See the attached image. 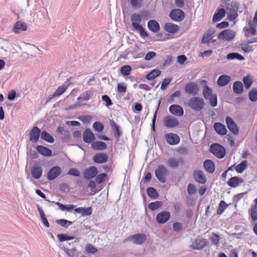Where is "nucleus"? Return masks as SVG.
<instances>
[{
  "instance_id": "1",
  "label": "nucleus",
  "mask_w": 257,
  "mask_h": 257,
  "mask_svg": "<svg viewBox=\"0 0 257 257\" xmlns=\"http://www.w3.org/2000/svg\"><path fill=\"white\" fill-rule=\"evenodd\" d=\"M205 102L202 98L193 97L191 98L188 102V106L196 112L201 111L205 107Z\"/></svg>"
},
{
  "instance_id": "2",
  "label": "nucleus",
  "mask_w": 257,
  "mask_h": 257,
  "mask_svg": "<svg viewBox=\"0 0 257 257\" xmlns=\"http://www.w3.org/2000/svg\"><path fill=\"white\" fill-rule=\"evenodd\" d=\"M142 19L140 15L137 14H133L131 21H132V26L137 31H138L140 35L143 38H146L148 37V34L145 31L143 27L139 24L141 22Z\"/></svg>"
},
{
  "instance_id": "3",
  "label": "nucleus",
  "mask_w": 257,
  "mask_h": 257,
  "mask_svg": "<svg viewBox=\"0 0 257 257\" xmlns=\"http://www.w3.org/2000/svg\"><path fill=\"white\" fill-rule=\"evenodd\" d=\"M157 178L161 183H165L166 181V177L168 174L166 168L162 165H159L155 171Z\"/></svg>"
},
{
  "instance_id": "4",
  "label": "nucleus",
  "mask_w": 257,
  "mask_h": 257,
  "mask_svg": "<svg viewBox=\"0 0 257 257\" xmlns=\"http://www.w3.org/2000/svg\"><path fill=\"white\" fill-rule=\"evenodd\" d=\"M211 152L218 158H223L225 155L224 148L218 144H213L210 147Z\"/></svg>"
},
{
  "instance_id": "5",
  "label": "nucleus",
  "mask_w": 257,
  "mask_h": 257,
  "mask_svg": "<svg viewBox=\"0 0 257 257\" xmlns=\"http://www.w3.org/2000/svg\"><path fill=\"white\" fill-rule=\"evenodd\" d=\"M147 240V235L144 233H137L128 237L126 240L132 241L134 244L141 245Z\"/></svg>"
},
{
  "instance_id": "6",
  "label": "nucleus",
  "mask_w": 257,
  "mask_h": 257,
  "mask_svg": "<svg viewBox=\"0 0 257 257\" xmlns=\"http://www.w3.org/2000/svg\"><path fill=\"white\" fill-rule=\"evenodd\" d=\"M235 36V33L234 31L230 29H226L221 31L217 36V38L219 40H224L226 41H231Z\"/></svg>"
},
{
  "instance_id": "7",
  "label": "nucleus",
  "mask_w": 257,
  "mask_h": 257,
  "mask_svg": "<svg viewBox=\"0 0 257 257\" xmlns=\"http://www.w3.org/2000/svg\"><path fill=\"white\" fill-rule=\"evenodd\" d=\"M207 243L206 239L202 237H198L192 241L190 247L194 250H200L205 247Z\"/></svg>"
},
{
  "instance_id": "8",
  "label": "nucleus",
  "mask_w": 257,
  "mask_h": 257,
  "mask_svg": "<svg viewBox=\"0 0 257 257\" xmlns=\"http://www.w3.org/2000/svg\"><path fill=\"white\" fill-rule=\"evenodd\" d=\"M184 90L186 93L192 95H195L198 94L199 88L197 83L189 82L185 85Z\"/></svg>"
},
{
  "instance_id": "9",
  "label": "nucleus",
  "mask_w": 257,
  "mask_h": 257,
  "mask_svg": "<svg viewBox=\"0 0 257 257\" xmlns=\"http://www.w3.org/2000/svg\"><path fill=\"white\" fill-rule=\"evenodd\" d=\"M98 173L97 168L95 166H91L85 169L83 172V177L85 179H90L95 177Z\"/></svg>"
},
{
  "instance_id": "10",
  "label": "nucleus",
  "mask_w": 257,
  "mask_h": 257,
  "mask_svg": "<svg viewBox=\"0 0 257 257\" xmlns=\"http://www.w3.org/2000/svg\"><path fill=\"white\" fill-rule=\"evenodd\" d=\"M61 173V169L58 166H55L52 167L48 171L47 175V179L49 181L54 180L58 177Z\"/></svg>"
},
{
  "instance_id": "11",
  "label": "nucleus",
  "mask_w": 257,
  "mask_h": 257,
  "mask_svg": "<svg viewBox=\"0 0 257 257\" xmlns=\"http://www.w3.org/2000/svg\"><path fill=\"white\" fill-rule=\"evenodd\" d=\"M170 17L174 21L180 22L184 18V13L180 9H174L170 12Z\"/></svg>"
},
{
  "instance_id": "12",
  "label": "nucleus",
  "mask_w": 257,
  "mask_h": 257,
  "mask_svg": "<svg viewBox=\"0 0 257 257\" xmlns=\"http://www.w3.org/2000/svg\"><path fill=\"white\" fill-rule=\"evenodd\" d=\"M226 123L229 130L234 135H237L239 130L236 124L233 120L229 116L226 118Z\"/></svg>"
},
{
  "instance_id": "13",
  "label": "nucleus",
  "mask_w": 257,
  "mask_h": 257,
  "mask_svg": "<svg viewBox=\"0 0 257 257\" xmlns=\"http://www.w3.org/2000/svg\"><path fill=\"white\" fill-rule=\"evenodd\" d=\"M163 122L166 127L169 128L176 127L179 124L178 119L172 116H166L164 118Z\"/></svg>"
},
{
  "instance_id": "14",
  "label": "nucleus",
  "mask_w": 257,
  "mask_h": 257,
  "mask_svg": "<svg viewBox=\"0 0 257 257\" xmlns=\"http://www.w3.org/2000/svg\"><path fill=\"white\" fill-rule=\"evenodd\" d=\"M244 35L248 38L254 36L256 34V30L255 25L253 22L249 21L248 23V26L244 28Z\"/></svg>"
},
{
  "instance_id": "15",
  "label": "nucleus",
  "mask_w": 257,
  "mask_h": 257,
  "mask_svg": "<svg viewBox=\"0 0 257 257\" xmlns=\"http://www.w3.org/2000/svg\"><path fill=\"white\" fill-rule=\"evenodd\" d=\"M193 178L194 180L200 184H205L207 179L203 172L201 170H194L193 172Z\"/></svg>"
},
{
  "instance_id": "16",
  "label": "nucleus",
  "mask_w": 257,
  "mask_h": 257,
  "mask_svg": "<svg viewBox=\"0 0 257 257\" xmlns=\"http://www.w3.org/2000/svg\"><path fill=\"white\" fill-rule=\"evenodd\" d=\"M31 174L36 179L41 178L42 175V169L41 165L38 163H35L31 168Z\"/></svg>"
},
{
  "instance_id": "17",
  "label": "nucleus",
  "mask_w": 257,
  "mask_h": 257,
  "mask_svg": "<svg viewBox=\"0 0 257 257\" xmlns=\"http://www.w3.org/2000/svg\"><path fill=\"white\" fill-rule=\"evenodd\" d=\"M41 133V130L37 126L33 127L30 132V141L34 143L38 142Z\"/></svg>"
},
{
  "instance_id": "18",
  "label": "nucleus",
  "mask_w": 257,
  "mask_h": 257,
  "mask_svg": "<svg viewBox=\"0 0 257 257\" xmlns=\"http://www.w3.org/2000/svg\"><path fill=\"white\" fill-rule=\"evenodd\" d=\"M165 139L168 144L171 145H175L180 142L179 136L175 134L169 133L165 135Z\"/></svg>"
},
{
  "instance_id": "19",
  "label": "nucleus",
  "mask_w": 257,
  "mask_h": 257,
  "mask_svg": "<svg viewBox=\"0 0 257 257\" xmlns=\"http://www.w3.org/2000/svg\"><path fill=\"white\" fill-rule=\"evenodd\" d=\"M170 217V213L169 211H163L157 215L156 221L161 224L166 222Z\"/></svg>"
},
{
  "instance_id": "20",
  "label": "nucleus",
  "mask_w": 257,
  "mask_h": 257,
  "mask_svg": "<svg viewBox=\"0 0 257 257\" xmlns=\"http://www.w3.org/2000/svg\"><path fill=\"white\" fill-rule=\"evenodd\" d=\"M168 166L172 168H177L179 164H183L184 163V160L183 158L180 157L178 159L174 158H170L168 159L167 162Z\"/></svg>"
},
{
  "instance_id": "21",
  "label": "nucleus",
  "mask_w": 257,
  "mask_h": 257,
  "mask_svg": "<svg viewBox=\"0 0 257 257\" xmlns=\"http://www.w3.org/2000/svg\"><path fill=\"white\" fill-rule=\"evenodd\" d=\"M169 110L170 112L174 115L181 116L184 114L183 108L178 104L171 105Z\"/></svg>"
},
{
  "instance_id": "22",
  "label": "nucleus",
  "mask_w": 257,
  "mask_h": 257,
  "mask_svg": "<svg viewBox=\"0 0 257 257\" xmlns=\"http://www.w3.org/2000/svg\"><path fill=\"white\" fill-rule=\"evenodd\" d=\"M27 29V24L22 21H18L14 25L13 32L15 33L19 34L21 32L25 31Z\"/></svg>"
},
{
  "instance_id": "23",
  "label": "nucleus",
  "mask_w": 257,
  "mask_h": 257,
  "mask_svg": "<svg viewBox=\"0 0 257 257\" xmlns=\"http://www.w3.org/2000/svg\"><path fill=\"white\" fill-rule=\"evenodd\" d=\"M107 155L103 153H97L93 157V161L96 163H104L107 162Z\"/></svg>"
},
{
  "instance_id": "24",
  "label": "nucleus",
  "mask_w": 257,
  "mask_h": 257,
  "mask_svg": "<svg viewBox=\"0 0 257 257\" xmlns=\"http://www.w3.org/2000/svg\"><path fill=\"white\" fill-rule=\"evenodd\" d=\"M244 180L241 178L235 176L230 178L227 182V184L230 187L235 188L237 187L239 184L243 183Z\"/></svg>"
},
{
  "instance_id": "25",
  "label": "nucleus",
  "mask_w": 257,
  "mask_h": 257,
  "mask_svg": "<svg viewBox=\"0 0 257 257\" xmlns=\"http://www.w3.org/2000/svg\"><path fill=\"white\" fill-rule=\"evenodd\" d=\"M83 140L85 143H90L95 140L94 134L89 129L86 130L83 134Z\"/></svg>"
},
{
  "instance_id": "26",
  "label": "nucleus",
  "mask_w": 257,
  "mask_h": 257,
  "mask_svg": "<svg viewBox=\"0 0 257 257\" xmlns=\"http://www.w3.org/2000/svg\"><path fill=\"white\" fill-rule=\"evenodd\" d=\"M165 30L170 33H175L179 30V26L172 23H167L164 25Z\"/></svg>"
},
{
  "instance_id": "27",
  "label": "nucleus",
  "mask_w": 257,
  "mask_h": 257,
  "mask_svg": "<svg viewBox=\"0 0 257 257\" xmlns=\"http://www.w3.org/2000/svg\"><path fill=\"white\" fill-rule=\"evenodd\" d=\"M214 128L216 133L220 135H225L227 133L225 126L220 122H215L214 124Z\"/></svg>"
},
{
  "instance_id": "28",
  "label": "nucleus",
  "mask_w": 257,
  "mask_h": 257,
  "mask_svg": "<svg viewBox=\"0 0 257 257\" xmlns=\"http://www.w3.org/2000/svg\"><path fill=\"white\" fill-rule=\"evenodd\" d=\"M203 166L206 171L210 173L214 172L215 166L213 162L211 160H206L203 163Z\"/></svg>"
},
{
  "instance_id": "29",
  "label": "nucleus",
  "mask_w": 257,
  "mask_h": 257,
  "mask_svg": "<svg viewBox=\"0 0 257 257\" xmlns=\"http://www.w3.org/2000/svg\"><path fill=\"white\" fill-rule=\"evenodd\" d=\"M75 212L81 213L82 216H89L92 214V209L91 207L88 208L78 207L74 209Z\"/></svg>"
},
{
  "instance_id": "30",
  "label": "nucleus",
  "mask_w": 257,
  "mask_h": 257,
  "mask_svg": "<svg viewBox=\"0 0 257 257\" xmlns=\"http://www.w3.org/2000/svg\"><path fill=\"white\" fill-rule=\"evenodd\" d=\"M36 149L37 151L43 156H50L52 155V151L45 146L42 145L38 146Z\"/></svg>"
},
{
  "instance_id": "31",
  "label": "nucleus",
  "mask_w": 257,
  "mask_h": 257,
  "mask_svg": "<svg viewBox=\"0 0 257 257\" xmlns=\"http://www.w3.org/2000/svg\"><path fill=\"white\" fill-rule=\"evenodd\" d=\"M148 27L149 29L153 32H157L160 30V25L155 20L149 21L148 23Z\"/></svg>"
},
{
  "instance_id": "32",
  "label": "nucleus",
  "mask_w": 257,
  "mask_h": 257,
  "mask_svg": "<svg viewBox=\"0 0 257 257\" xmlns=\"http://www.w3.org/2000/svg\"><path fill=\"white\" fill-rule=\"evenodd\" d=\"M106 147V144L101 141H96L91 144V148L95 150H103Z\"/></svg>"
},
{
  "instance_id": "33",
  "label": "nucleus",
  "mask_w": 257,
  "mask_h": 257,
  "mask_svg": "<svg viewBox=\"0 0 257 257\" xmlns=\"http://www.w3.org/2000/svg\"><path fill=\"white\" fill-rule=\"evenodd\" d=\"M230 80V77L228 75H222L218 78L217 83L218 85L224 86Z\"/></svg>"
},
{
  "instance_id": "34",
  "label": "nucleus",
  "mask_w": 257,
  "mask_h": 257,
  "mask_svg": "<svg viewBox=\"0 0 257 257\" xmlns=\"http://www.w3.org/2000/svg\"><path fill=\"white\" fill-rule=\"evenodd\" d=\"M225 12L223 9H219L214 15L212 20L213 22H218L225 16Z\"/></svg>"
},
{
  "instance_id": "35",
  "label": "nucleus",
  "mask_w": 257,
  "mask_h": 257,
  "mask_svg": "<svg viewBox=\"0 0 257 257\" xmlns=\"http://www.w3.org/2000/svg\"><path fill=\"white\" fill-rule=\"evenodd\" d=\"M110 124L111 128L114 131V135L115 137L116 138H119L121 135V132L119 131V126L116 124V123L113 120H110Z\"/></svg>"
},
{
  "instance_id": "36",
  "label": "nucleus",
  "mask_w": 257,
  "mask_h": 257,
  "mask_svg": "<svg viewBox=\"0 0 257 257\" xmlns=\"http://www.w3.org/2000/svg\"><path fill=\"white\" fill-rule=\"evenodd\" d=\"M233 90L236 94H241L243 92V84L240 81H236L233 85Z\"/></svg>"
},
{
  "instance_id": "37",
  "label": "nucleus",
  "mask_w": 257,
  "mask_h": 257,
  "mask_svg": "<svg viewBox=\"0 0 257 257\" xmlns=\"http://www.w3.org/2000/svg\"><path fill=\"white\" fill-rule=\"evenodd\" d=\"M247 167V162L246 160L242 161L240 164L234 167V169L237 173H241Z\"/></svg>"
},
{
  "instance_id": "38",
  "label": "nucleus",
  "mask_w": 257,
  "mask_h": 257,
  "mask_svg": "<svg viewBox=\"0 0 257 257\" xmlns=\"http://www.w3.org/2000/svg\"><path fill=\"white\" fill-rule=\"evenodd\" d=\"M41 138L42 139L50 143H53L54 142L53 137L46 131L42 132Z\"/></svg>"
},
{
  "instance_id": "39",
  "label": "nucleus",
  "mask_w": 257,
  "mask_h": 257,
  "mask_svg": "<svg viewBox=\"0 0 257 257\" xmlns=\"http://www.w3.org/2000/svg\"><path fill=\"white\" fill-rule=\"evenodd\" d=\"M161 74V71L158 69H154L148 73L146 78L148 80H153Z\"/></svg>"
},
{
  "instance_id": "40",
  "label": "nucleus",
  "mask_w": 257,
  "mask_h": 257,
  "mask_svg": "<svg viewBox=\"0 0 257 257\" xmlns=\"http://www.w3.org/2000/svg\"><path fill=\"white\" fill-rule=\"evenodd\" d=\"M56 205L59 207V208L62 211L67 210L71 211L75 207V205L73 204L64 205L58 202L56 203Z\"/></svg>"
},
{
  "instance_id": "41",
  "label": "nucleus",
  "mask_w": 257,
  "mask_h": 257,
  "mask_svg": "<svg viewBox=\"0 0 257 257\" xmlns=\"http://www.w3.org/2000/svg\"><path fill=\"white\" fill-rule=\"evenodd\" d=\"M214 32L211 30L208 31L205 33L202 38V41L203 43H208L212 37Z\"/></svg>"
},
{
  "instance_id": "42",
  "label": "nucleus",
  "mask_w": 257,
  "mask_h": 257,
  "mask_svg": "<svg viewBox=\"0 0 257 257\" xmlns=\"http://www.w3.org/2000/svg\"><path fill=\"white\" fill-rule=\"evenodd\" d=\"M202 94L203 97L206 99L214 94L212 93V89L209 87L208 86L206 85L203 89Z\"/></svg>"
},
{
  "instance_id": "43",
  "label": "nucleus",
  "mask_w": 257,
  "mask_h": 257,
  "mask_svg": "<svg viewBox=\"0 0 257 257\" xmlns=\"http://www.w3.org/2000/svg\"><path fill=\"white\" fill-rule=\"evenodd\" d=\"M147 193L149 196L156 199L159 196L158 193L156 189L152 187H149L147 189Z\"/></svg>"
},
{
  "instance_id": "44",
  "label": "nucleus",
  "mask_w": 257,
  "mask_h": 257,
  "mask_svg": "<svg viewBox=\"0 0 257 257\" xmlns=\"http://www.w3.org/2000/svg\"><path fill=\"white\" fill-rule=\"evenodd\" d=\"M228 204H226V203L224 201L221 200L220 202L218 207L217 209V214L218 215L221 214L228 207Z\"/></svg>"
},
{
  "instance_id": "45",
  "label": "nucleus",
  "mask_w": 257,
  "mask_h": 257,
  "mask_svg": "<svg viewBox=\"0 0 257 257\" xmlns=\"http://www.w3.org/2000/svg\"><path fill=\"white\" fill-rule=\"evenodd\" d=\"M92 91L87 90L85 92L81 94V95L78 97V100H88L90 99L91 95L92 94Z\"/></svg>"
},
{
  "instance_id": "46",
  "label": "nucleus",
  "mask_w": 257,
  "mask_h": 257,
  "mask_svg": "<svg viewBox=\"0 0 257 257\" xmlns=\"http://www.w3.org/2000/svg\"><path fill=\"white\" fill-rule=\"evenodd\" d=\"M64 251L70 257H76L78 254V252L76 247L71 249H64Z\"/></svg>"
},
{
  "instance_id": "47",
  "label": "nucleus",
  "mask_w": 257,
  "mask_h": 257,
  "mask_svg": "<svg viewBox=\"0 0 257 257\" xmlns=\"http://www.w3.org/2000/svg\"><path fill=\"white\" fill-rule=\"evenodd\" d=\"M227 59L229 60H232L237 59L239 60H243L244 57L240 54L237 53H231L227 55Z\"/></svg>"
},
{
  "instance_id": "48",
  "label": "nucleus",
  "mask_w": 257,
  "mask_h": 257,
  "mask_svg": "<svg viewBox=\"0 0 257 257\" xmlns=\"http://www.w3.org/2000/svg\"><path fill=\"white\" fill-rule=\"evenodd\" d=\"M162 206V202L161 201H155L151 202L148 205V208L151 210H155Z\"/></svg>"
},
{
  "instance_id": "49",
  "label": "nucleus",
  "mask_w": 257,
  "mask_h": 257,
  "mask_svg": "<svg viewBox=\"0 0 257 257\" xmlns=\"http://www.w3.org/2000/svg\"><path fill=\"white\" fill-rule=\"evenodd\" d=\"M67 89V87L64 85L59 86L52 95V97L62 95Z\"/></svg>"
},
{
  "instance_id": "50",
  "label": "nucleus",
  "mask_w": 257,
  "mask_h": 257,
  "mask_svg": "<svg viewBox=\"0 0 257 257\" xmlns=\"http://www.w3.org/2000/svg\"><path fill=\"white\" fill-rule=\"evenodd\" d=\"M251 219L253 221L257 220V207L253 205L249 211Z\"/></svg>"
},
{
  "instance_id": "51",
  "label": "nucleus",
  "mask_w": 257,
  "mask_h": 257,
  "mask_svg": "<svg viewBox=\"0 0 257 257\" xmlns=\"http://www.w3.org/2000/svg\"><path fill=\"white\" fill-rule=\"evenodd\" d=\"M241 49L245 53H249L253 51L251 46L249 45L248 42L246 43H243L240 45Z\"/></svg>"
},
{
  "instance_id": "52",
  "label": "nucleus",
  "mask_w": 257,
  "mask_h": 257,
  "mask_svg": "<svg viewBox=\"0 0 257 257\" xmlns=\"http://www.w3.org/2000/svg\"><path fill=\"white\" fill-rule=\"evenodd\" d=\"M133 8H140L142 6L143 0H128Z\"/></svg>"
},
{
  "instance_id": "53",
  "label": "nucleus",
  "mask_w": 257,
  "mask_h": 257,
  "mask_svg": "<svg viewBox=\"0 0 257 257\" xmlns=\"http://www.w3.org/2000/svg\"><path fill=\"white\" fill-rule=\"evenodd\" d=\"M57 236L59 240L61 242L71 240L74 238V236H68L65 234H58Z\"/></svg>"
},
{
  "instance_id": "54",
  "label": "nucleus",
  "mask_w": 257,
  "mask_h": 257,
  "mask_svg": "<svg viewBox=\"0 0 257 257\" xmlns=\"http://www.w3.org/2000/svg\"><path fill=\"white\" fill-rule=\"evenodd\" d=\"M131 71V67L129 65H124L120 68V73L124 76L128 75Z\"/></svg>"
},
{
  "instance_id": "55",
  "label": "nucleus",
  "mask_w": 257,
  "mask_h": 257,
  "mask_svg": "<svg viewBox=\"0 0 257 257\" xmlns=\"http://www.w3.org/2000/svg\"><path fill=\"white\" fill-rule=\"evenodd\" d=\"M249 99L251 101H255L257 100V90L252 89L248 94Z\"/></svg>"
},
{
  "instance_id": "56",
  "label": "nucleus",
  "mask_w": 257,
  "mask_h": 257,
  "mask_svg": "<svg viewBox=\"0 0 257 257\" xmlns=\"http://www.w3.org/2000/svg\"><path fill=\"white\" fill-rule=\"evenodd\" d=\"M106 177V174L102 173L99 174L95 178V182L97 184H100L105 180Z\"/></svg>"
},
{
  "instance_id": "57",
  "label": "nucleus",
  "mask_w": 257,
  "mask_h": 257,
  "mask_svg": "<svg viewBox=\"0 0 257 257\" xmlns=\"http://www.w3.org/2000/svg\"><path fill=\"white\" fill-rule=\"evenodd\" d=\"M246 194L247 192H245L235 195L232 198L233 202L237 203Z\"/></svg>"
},
{
  "instance_id": "58",
  "label": "nucleus",
  "mask_w": 257,
  "mask_h": 257,
  "mask_svg": "<svg viewBox=\"0 0 257 257\" xmlns=\"http://www.w3.org/2000/svg\"><path fill=\"white\" fill-rule=\"evenodd\" d=\"M171 80L172 78L170 77L164 79L162 81L161 86V89L163 90H165L167 88L168 85L170 83Z\"/></svg>"
},
{
  "instance_id": "59",
  "label": "nucleus",
  "mask_w": 257,
  "mask_h": 257,
  "mask_svg": "<svg viewBox=\"0 0 257 257\" xmlns=\"http://www.w3.org/2000/svg\"><path fill=\"white\" fill-rule=\"evenodd\" d=\"M93 127L95 131L100 133L103 130L104 126L102 123L101 122L96 121L93 124Z\"/></svg>"
},
{
  "instance_id": "60",
  "label": "nucleus",
  "mask_w": 257,
  "mask_h": 257,
  "mask_svg": "<svg viewBox=\"0 0 257 257\" xmlns=\"http://www.w3.org/2000/svg\"><path fill=\"white\" fill-rule=\"evenodd\" d=\"M85 250L87 253H94L97 251V249L92 244L88 243L86 245Z\"/></svg>"
},
{
  "instance_id": "61",
  "label": "nucleus",
  "mask_w": 257,
  "mask_h": 257,
  "mask_svg": "<svg viewBox=\"0 0 257 257\" xmlns=\"http://www.w3.org/2000/svg\"><path fill=\"white\" fill-rule=\"evenodd\" d=\"M209 100V102L210 105L212 106H216L217 104V98L216 94H214L213 95H211L210 97L208 98V99Z\"/></svg>"
},
{
  "instance_id": "62",
  "label": "nucleus",
  "mask_w": 257,
  "mask_h": 257,
  "mask_svg": "<svg viewBox=\"0 0 257 257\" xmlns=\"http://www.w3.org/2000/svg\"><path fill=\"white\" fill-rule=\"evenodd\" d=\"M196 188L195 186L193 184H189L187 186V192L189 195L195 194L196 192Z\"/></svg>"
},
{
  "instance_id": "63",
  "label": "nucleus",
  "mask_w": 257,
  "mask_h": 257,
  "mask_svg": "<svg viewBox=\"0 0 257 257\" xmlns=\"http://www.w3.org/2000/svg\"><path fill=\"white\" fill-rule=\"evenodd\" d=\"M57 222L63 227H68L70 225H71L72 223L71 221L65 220V219H59L57 220Z\"/></svg>"
},
{
  "instance_id": "64",
  "label": "nucleus",
  "mask_w": 257,
  "mask_h": 257,
  "mask_svg": "<svg viewBox=\"0 0 257 257\" xmlns=\"http://www.w3.org/2000/svg\"><path fill=\"white\" fill-rule=\"evenodd\" d=\"M243 82L246 89H248L252 84V81L249 76L244 77L243 79Z\"/></svg>"
}]
</instances>
